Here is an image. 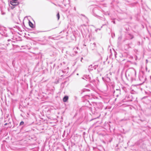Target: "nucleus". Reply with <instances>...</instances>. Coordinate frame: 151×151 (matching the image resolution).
<instances>
[{"label": "nucleus", "mask_w": 151, "mask_h": 151, "mask_svg": "<svg viewBox=\"0 0 151 151\" xmlns=\"http://www.w3.org/2000/svg\"><path fill=\"white\" fill-rule=\"evenodd\" d=\"M78 47H77L76 48V49H78Z\"/></svg>", "instance_id": "nucleus-10"}, {"label": "nucleus", "mask_w": 151, "mask_h": 151, "mask_svg": "<svg viewBox=\"0 0 151 151\" xmlns=\"http://www.w3.org/2000/svg\"><path fill=\"white\" fill-rule=\"evenodd\" d=\"M7 125V123H5V124H4V125H5V126H6V125Z\"/></svg>", "instance_id": "nucleus-6"}, {"label": "nucleus", "mask_w": 151, "mask_h": 151, "mask_svg": "<svg viewBox=\"0 0 151 151\" xmlns=\"http://www.w3.org/2000/svg\"><path fill=\"white\" fill-rule=\"evenodd\" d=\"M75 53H77V52H75Z\"/></svg>", "instance_id": "nucleus-9"}, {"label": "nucleus", "mask_w": 151, "mask_h": 151, "mask_svg": "<svg viewBox=\"0 0 151 151\" xmlns=\"http://www.w3.org/2000/svg\"><path fill=\"white\" fill-rule=\"evenodd\" d=\"M17 0H12L10 1V4L13 6H17L18 4Z\"/></svg>", "instance_id": "nucleus-1"}, {"label": "nucleus", "mask_w": 151, "mask_h": 151, "mask_svg": "<svg viewBox=\"0 0 151 151\" xmlns=\"http://www.w3.org/2000/svg\"><path fill=\"white\" fill-rule=\"evenodd\" d=\"M57 17L58 18V20H59L60 18V15L59 13H58L57 14Z\"/></svg>", "instance_id": "nucleus-3"}, {"label": "nucleus", "mask_w": 151, "mask_h": 151, "mask_svg": "<svg viewBox=\"0 0 151 151\" xmlns=\"http://www.w3.org/2000/svg\"><path fill=\"white\" fill-rule=\"evenodd\" d=\"M83 59V58H81V61H82V59Z\"/></svg>", "instance_id": "nucleus-7"}, {"label": "nucleus", "mask_w": 151, "mask_h": 151, "mask_svg": "<svg viewBox=\"0 0 151 151\" xmlns=\"http://www.w3.org/2000/svg\"><path fill=\"white\" fill-rule=\"evenodd\" d=\"M24 124V122H21L20 123V125H22Z\"/></svg>", "instance_id": "nucleus-5"}, {"label": "nucleus", "mask_w": 151, "mask_h": 151, "mask_svg": "<svg viewBox=\"0 0 151 151\" xmlns=\"http://www.w3.org/2000/svg\"><path fill=\"white\" fill-rule=\"evenodd\" d=\"M68 96H65L63 99V101L64 102H66L68 99Z\"/></svg>", "instance_id": "nucleus-2"}, {"label": "nucleus", "mask_w": 151, "mask_h": 151, "mask_svg": "<svg viewBox=\"0 0 151 151\" xmlns=\"http://www.w3.org/2000/svg\"><path fill=\"white\" fill-rule=\"evenodd\" d=\"M135 74H136V72L135 71Z\"/></svg>", "instance_id": "nucleus-8"}, {"label": "nucleus", "mask_w": 151, "mask_h": 151, "mask_svg": "<svg viewBox=\"0 0 151 151\" xmlns=\"http://www.w3.org/2000/svg\"><path fill=\"white\" fill-rule=\"evenodd\" d=\"M29 25H30V26L31 27H32V26L31 25V24L32 25H33V24L30 21H29Z\"/></svg>", "instance_id": "nucleus-4"}]
</instances>
